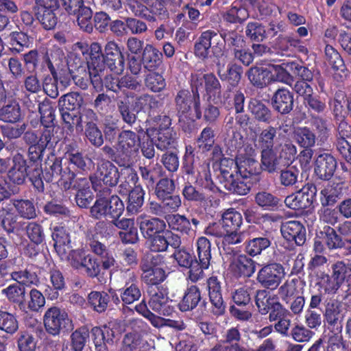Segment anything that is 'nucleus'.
<instances>
[{
	"label": "nucleus",
	"mask_w": 351,
	"mask_h": 351,
	"mask_svg": "<svg viewBox=\"0 0 351 351\" xmlns=\"http://www.w3.org/2000/svg\"><path fill=\"white\" fill-rule=\"evenodd\" d=\"M229 43L234 48H242L245 43L242 36L236 32H223L220 34L213 30H207L202 33L198 40L194 46V51L196 56L205 59L209 56L210 49L215 57L223 56L224 45L222 42Z\"/></svg>",
	"instance_id": "obj_1"
},
{
	"label": "nucleus",
	"mask_w": 351,
	"mask_h": 351,
	"mask_svg": "<svg viewBox=\"0 0 351 351\" xmlns=\"http://www.w3.org/2000/svg\"><path fill=\"white\" fill-rule=\"evenodd\" d=\"M219 171L217 180L219 191L223 190L226 193L238 195H245L250 192L251 186L238 177V163L233 159L222 158L219 165Z\"/></svg>",
	"instance_id": "obj_2"
},
{
	"label": "nucleus",
	"mask_w": 351,
	"mask_h": 351,
	"mask_svg": "<svg viewBox=\"0 0 351 351\" xmlns=\"http://www.w3.org/2000/svg\"><path fill=\"white\" fill-rule=\"evenodd\" d=\"M61 157H55L49 158L45 162L44 168L40 164H36L29 167V179L31 181L34 188L38 193H43L45 191V184L43 180L46 182H52L58 177L59 168L62 165Z\"/></svg>",
	"instance_id": "obj_3"
},
{
	"label": "nucleus",
	"mask_w": 351,
	"mask_h": 351,
	"mask_svg": "<svg viewBox=\"0 0 351 351\" xmlns=\"http://www.w3.org/2000/svg\"><path fill=\"white\" fill-rule=\"evenodd\" d=\"M84 119L80 118L77 131L83 132L87 141L94 147L99 148L104 145L102 130L98 125L99 117L97 112L90 108L84 109Z\"/></svg>",
	"instance_id": "obj_4"
},
{
	"label": "nucleus",
	"mask_w": 351,
	"mask_h": 351,
	"mask_svg": "<svg viewBox=\"0 0 351 351\" xmlns=\"http://www.w3.org/2000/svg\"><path fill=\"white\" fill-rule=\"evenodd\" d=\"M125 328L121 322L114 321L103 327H93L91 336L96 351H109L108 345H112L114 339H119Z\"/></svg>",
	"instance_id": "obj_5"
},
{
	"label": "nucleus",
	"mask_w": 351,
	"mask_h": 351,
	"mask_svg": "<svg viewBox=\"0 0 351 351\" xmlns=\"http://www.w3.org/2000/svg\"><path fill=\"white\" fill-rule=\"evenodd\" d=\"M285 274V269L281 264L271 263L263 265L259 269L256 281L261 287L274 290L280 284Z\"/></svg>",
	"instance_id": "obj_6"
},
{
	"label": "nucleus",
	"mask_w": 351,
	"mask_h": 351,
	"mask_svg": "<svg viewBox=\"0 0 351 351\" xmlns=\"http://www.w3.org/2000/svg\"><path fill=\"white\" fill-rule=\"evenodd\" d=\"M316 193L315 185L308 183L296 193L288 195L285 199V204L293 210L309 208L313 204Z\"/></svg>",
	"instance_id": "obj_7"
},
{
	"label": "nucleus",
	"mask_w": 351,
	"mask_h": 351,
	"mask_svg": "<svg viewBox=\"0 0 351 351\" xmlns=\"http://www.w3.org/2000/svg\"><path fill=\"white\" fill-rule=\"evenodd\" d=\"M71 321L68 314L61 308H48L44 315V325L47 332L52 335L60 334V330L66 328Z\"/></svg>",
	"instance_id": "obj_8"
},
{
	"label": "nucleus",
	"mask_w": 351,
	"mask_h": 351,
	"mask_svg": "<svg viewBox=\"0 0 351 351\" xmlns=\"http://www.w3.org/2000/svg\"><path fill=\"white\" fill-rule=\"evenodd\" d=\"M104 56L107 67L110 71L121 75L125 69V58L121 47L114 41L108 42L104 47Z\"/></svg>",
	"instance_id": "obj_9"
},
{
	"label": "nucleus",
	"mask_w": 351,
	"mask_h": 351,
	"mask_svg": "<svg viewBox=\"0 0 351 351\" xmlns=\"http://www.w3.org/2000/svg\"><path fill=\"white\" fill-rule=\"evenodd\" d=\"M332 274H322V280L326 292L335 293L345 281L346 268L345 262L337 261L331 266Z\"/></svg>",
	"instance_id": "obj_10"
},
{
	"label": "nucleus",
	"mask_w": 351,
	"mask_h": 351,
	"mask_svg": "<svg viewBox=\"0 0 351 351\" xmlns=\"http://www.w3.org/2000/svg\"><path fill=\"white\" fill-rule=\"evenodd\" d=\"M271 104L274 111L280 115H287L293 109V93L286 88L277 89L271 98Z\"/></svg>",
	"instance_id": "obj_11"
},
{
	"label": "nucleus",
	"mask_w": 351,
	"mask_h": 351,
	"mask_svg": "<svg viewBox=\"0 0 351 351\" xmlns=\"http://www.w3.org/2000/svg\"><path fill=\"white\" fill-rule=\"evenodd\" d=\"M250 84L257 88H263L272 83V71L270 64L251 66L245 73Z\"/></svg>",
	"instance_id": "obj_12"
},
{
	"label": "nucleus",
	"mask_w": 351,
	"mask_h": 351,
	"mask_svg": "<svg viewBox=\"0 0 351 351\" xmlns=\"http://www.w3.org/2000/svg\"><path fill=\"white\" fill-rule=\"evenodd\" d=\"M337 164L336 159L331 154H320L315 161V173L320 180H329L334 175Z\"/></svg>",
	"instance_id": "obj_13"
},
{
	"label": "nucleus",
	"mask_w": 351,
	"mask_h": 351,
	"mask_svg": "<svg viewBox=\"0 0 351 351\" xmlns=\"http://www.w3.org/2000/svg\"><path fill=\"white\" fill-rule=\"evenodd\" d=\"M281 232L286 240L294 241L298 246L303 245L306 242V228L300 221H287L282 226Z\"/></svg>",
	"instance_id": "obj_14"
},
{
	"label": "nucleus",
	"mask_w": 351,
	"mask_h": 351,
	"mask_svg": "<svg viewBox=\"0 0 351 351\" xmlns=\"http://www.w3.org/2000/svg\"><path fill=\"white\" fill-rule=\"evenodd\" d=\"M317 236L324 241L329 250L344 248L351 252V237L350 240H343L341 234H337L335 229L328 226H325Z\"/></svg>",
	"instance_id": "obj_15"
},
{
	"label": "nucleus",
	"mask_w": 351,
	"mask_h": 351,
	"mask_svg": "<svg viewBox=\"0 0 351 351\" xmlns=\"http://www.w3.org/2000/svg\"><path fill=\"white\" fill-rule=\"evenodd\" d=\"M73 189H75L76 204L81 208H90L94 199V195L90 189V182L87 178H79L75 181Z\"/></svg>",
	"instance_id": "obj_16"
},
{
	"label": "nucleus",
	"mask_w": 351,
	"mask_h": 351,
	"mask_svg": "<svg viewBox=\"0 0 351 351\" xmlns=\"http://www.w3.org/2000/svg\"><path fill=\"white\" fill-rule=\"evenodd\" d=\"M145 123L147 126L145 131H144L142 127L139 126L138 128L136 129L137 133L145 132L147 136L152 137V136H155L156 132L173 130V128H171V119L169 116L165 114L157 115L150 119H147Z\"/></svg>",
	"instance_id": "obj_17"
},
{
	"label": "nucleus",
	"mask_w": 351,
	"mask_h": 351,
	"mask_svg": "<svg viewBox=\"0 0 351 351\" xmlns=\"http://www.w3.org/2000/svg\"><path fill=\"white\" fill-rule=\"evenodd\" d=\"M140 315L147 319L155 328L169 326L177 330H183L186 326L182 320H173L158 316L150 311L149 308H134Z\"/></svg>",
	"instance_id": "obj_18"
},
{
	"label": "nucleus",
	"mask_w": 351,
	"mask_h": 351,
	"mask_svg": "<svg viewBox=\"0 0 351 351\" xmlns=\"http://www.w3.org/2000/svg\"><path fill=\"white\" fill-rule=\"evenodd\" d=\"M260 162L253 158H246L238 163V171L241 176L240 179L245 181L247 178H251L253 182H259L262 173Z\"/></svg>",
	"instance_id": "obj_19"
},
{
	"label": "nucleus",
	"mask_w": 351,
	"mask_h": 351,
	"mask_svg": "<svg viewBox=\"0 0 351 351\" xmlns=\"http://www.w3.org/2000/svg\"><path fill=\"white\" fill-rule=\"evenodd\" d=\"M139 229L143 237L149 239L166 229V223L158 217L142 218L138 221Z\"/></svg>",
	"instance_id": "obj_20"
},
{
	"label": "nucleus",
	"mask_w": 351,
	"mask_h": 351,
	"mask_svg": "<svg viewBox=\"0 0 351 351\" xmlns=\"http://www.w3.org/2000/svg\"><path fill=\"white\" fill-rule=\"evenodd\" d=\"M247 108L255 121L259 123L269 124L273 121L271 110L261 100L251 98Z\"/></svg>",
	"instance_id": "obj_21"
},
{
	"label": "nucleus",
	"mask_w": 351,
	"mask_h": 351,
	"mask_svg": "<svg viewBox=\"0 0 351 351\" xmlns=\"http://www.w3.org/2000/svg\"><path fill=\"white\" fill-rule=\"evenodd\" d=\"M141 62L149 71L157 69L162 63V54L152 45L146 44L142 51Z\"/></svg>",
	"instance_id": "obj_22"
},
{
	"label": "nucleus",
	"mask_w": 351,
	"mask_h": 351,
	"mask_svg": "<svg viewBox=\"0 0 351 351\" xmlns=\"http://www.w3.org/2000/svg\"><path fill=\"white\" fill-rule=\"evenodd\" d=\"M51 237L56 252L62 258L66 256L71 247L70 236L66 229L63 226H56L53 229Z\"/></svg>",
	"instance_id": "obj_23"
},
{
	"label": "nucleus",
	"mask_w": 351,
	"mask_h": 351,
	"mask_svg": "<svg viewBox=\"0 0 351 351\" xmlns=\"http://www.w3.org/2000/svg\"><path fill=\"white\" fill-rule=\"evenodd\" d=\"M278 172V180L281 186L287 189L298 188L302 176L300 170L296 166L288 165L284 169L280 168Z\"/></svg>",
	"instance_id": "obj_24"
},
{
	"label": "nucleus",
	"mask_w": 351,
	"mask_h": 351,
	"mask_svg": "<svg viewBox=\"0 0 351 351\" xmlns=\"http://www.w3.org/2000/svg\"><path fill=\"white\" fill-rule=\"evenodd\" d=\"M99 180L107 186H115L120 178L118 168L110 161L107 160L98 167Z\"/></svg>",
	"instance_id": "obj_25"
},
{
	"label": "nucleus",
	"mask_w": 351,
	"mask_h": 351,
	"mask_svg": "<svg viewBox=\"0 0 351 351\" xmlns=\"http://www.w3.org/2000/svg\"><path fill=\"white\" fill-rule=\"evenodd\" d=\"M260 165H261L262 171L270 174L278 173L282 165L278 156L277 147L274 149L261 151Z\"/></svg>",
	"instance_id": "obj_26"
},
{
	"label": "nucleus",
	"mask_w": 351,
	"mask_h": 351,
	"mask_svg": "<svg viewBox=\"0 0 351 351\" xmlns=\"http://www.w3.org/2000/svg\"><path fill=\"white\" fill-rule=\"evenodd\" d=\"M232 265L234 273L239 277H251L256 270L255 261L246 254H239Z\"/></svg>",
	"instance_id": "obj_27"
},
{
	"label": "nucleus",
	"mask_w": 351,
	"mask_h": 351,
	"mask_svg": "<svg viewBox=\"0 0 351 351\" xmlns=\"http://www.w3.org/2000/svg\"><path fill=\"white\" fill-rule=\"evenodd\" d=\"M0 218L2 228L9 234L19 231L25 223L20 221L19 216L10 208H2Z\"/></svg>",
	"instance_id": "obj_28"
},
{
	"label": "nucleus",
	"mask_w": 351,
	"mask_h": 351,
	"mask_svg": "<svg viewBox=\"0 0 351 351\" xmlns=\"http://www.w3.org/2000/svg\"><path fill=\"white\" fill-rule=\"evenodd\" d=\"M271 244V238L267 234H263L250 239L245 243V251L250 256L261 255L262 252L268 249Z\"/></svg>",
	"instance_id": "obj_29"
},
{
	"label": "nucleus",
	"mask_w": 351,
	"mask_h": 351,
	"mask_svg": "<svg viewBox=\"0 0 351 351\" xmlns=\"http://www.w3.org/2000/svg\"><path fill=\"white\" fill-rule=\"evenodd\" d=\"M291 313L287 308H272L269 313L270 322L278 321L275 324L276 330L281 334L286 335L288 332Z\"/></svg>",
	"instance_id": "obj_30"
},
{
	"label": "nucleus",
	"mask_w": 351,
	"mask_h": 351,
	"mask_svg": "<svg viewBox=\"0 0 351 351\" xmlns=\"http://www.w3.org/2000/svg\"><path fill=\"white\" fill-rule=\"evenodd\" d=\"M145 191L140 185L136 186L128 193L126 199V210L130 215H135L141 211L144 203Z\"/></svg>",
	"instance_id": "obj_31"
},
{
	"label": "nucleus",
	"mask_w": 351,
	"mask_h": 351,
	"mask_svg": "<svg viewBox=\"0 0 351 351\" xmlns=\"http://www.w3.org/2000/svg\"><path fill=\"white\" fill-rule=\"evenodd\" d=\"M22 119L19 104L10 100L7 104L0 107V121L10 123H16Z\"/></svg>",
	"instance_id": "obj_32"
},
{
	"label": "nucleus",
	"mask_w": 351,
	"mask_h": 351,
	"mask_svg": "<svg viewBox=\"0 0 351 351\" xmlns=\"http://www.w3.org/2000/svg\"><path fill=\"white\" fill-rule=\"evenodd\" d=\"M277 133V128L272 125H268L261 130L258 136V143L261 151L274 149L277 147L275 146L278 143Z\"/></svg>",
	"instance_id": "obj_33"
},
{
	"label": "nucleus",
	"mask_w": 351,
	"mask_h": 351,
	"mask_svg": "<svg viewBox=\"0 0 351 351\" xmlns=\"http://www.w3.org/2000/svg\"><path fill=\"white\" fill-rule=\"evenodd\" d=\"M93 14L90 8L83 3L72 14L76 16L77 25L82 30L91 33L93 30Z\"/></svg>",
	"instance_id": "obj_34"
},
{
	"label": "nucleus",
	"mask_w": 351,
	"mask_h": 351,
	"mask_svg": "<svg viewBox=\"0 0 351 351\" xmlns=\"http://www.w3.org/2000/svg\"><path fill=\"white\" fill-rule=\"evenodd\" d=\"M75 176V172L71 169L69 164L62 158V165L58 172V177L56 178L55 181L59 182L64 191H67L71 189L74 185Z\"/></svg>",
	"instance_id": "obj_35"
},
{
	"label": "nucleus",
	"mask_w": 351,
	"mask_h": 351,
	"mask_svg": "<svg viewBox=\"0 0 351 351\" xmlns=\"http://www.w3.org/2000/svg\"><path fill=\"white\" fill-rule=\"evenodd\" d=\"M325 56L326 61L334 70L339 71L341 75L347 76L349 72L344 61L339 53L333 47L328 45L326 46Z\"/></svg>",
	"instance_id": "obj_36"
},
{
	"label": "nucleus",
	"mask_w": 351,
	"mask_h": 351,
	"mask_svg": "<svg viewBox=\"0 0 351 351\" xmlns=\"http://www.w3.org/2000/svg\"><path fill=\"white\" fill-rule=\"evenodd\" d=\"M167 221L172 230L178 232L182 234L189 235L190 232L193 231L190 219L185 215L180 214L169 215Z\"/></svg>",
	"instance_id": "obj_37"
},
{
	"label": "nucleus",
	"mask_w": 351,
	"mask_h": 351,
	"mask_svg": "<svg viewBox=\"0 0 351 351\" xmlns=\"http://www.w3.org/2000/svg\"><path fill=\"white\" fill-rule=\"evenodd\" d=\"M118 112L122 121L130 126L136 124L138 115L137 110L134 109V106L130 104L127 99L119 100L117 102Z\"/></svg>",
	"instance_id": "obj_38"
},
{
	"label": "nucleus",
	"mask_w": 351,
	"mask_h": 351,
	"mask_svg": "<svg viewBox=\"0 0 351 351\" xmlns=\"http://www.w3.org/2000/svg\"><path fill=\"white\" fill-rule=\"evenodd\" d=\"M83 103V97L79 93L71 92L63 95L59 98L58 106L59 109L63 110L73 111L80 108Z\"/></svg>",
	"instance_id": "obj_39"
},
{
	"label": "nucleus",
	"mask_w": 351,
	"mask_h": 351,
	"mask_svg": "<svg viewBox=\"0 0 351 351\" xmlns=\"http://www.w3.org/2000/svg\"><path fill=\"white\" fill-rule=\"evenodd\" d=\"M156 147L162 151L175 147L176 143V133L173 130H168L166 132H156L155 136H152Z\"/></svg>",
	"instance_id": "obj_40"
},
{
	"label": "nucleus",
	"mask_w": 351,
	"mask_h": 351,
	"mask_svg": "<svg viewBox=\"0 0 351 351\" xmlns=\"http://www.w3.org/2000/svg\"><path fill=\"white\" fill-rule=\"evenodd\" d=\"M59 128L58 127H43L39 132V145L41 147L49 149L53 147L60 141L57 135Z\"/></svg>",
	"instance_id": "obj_41"
},
{
	"label": "nucleus",
	"mask_w": 351,
	"mask_h": 351,
	"mask_svg": "<svg viewBox=\"0 0 351 351\" xmlns=\"http://www.w3.org/2000/svg\"><path fill=\"white\" fill-rule=\"evenodd\" d=\"M293 138L302 147H313L316 141L315 134L307 127L297 128L293 133Z\"/></svg>",
	"instance_id": "obj_42"
},
{
	"label": "nucleus",
	"mask_w": 351,
	"mask_h": 351,
	"mask_svg": "<svg viewBox=\"0 0 351 351\" xmlns=\"http://www.w3.org/2000/svg\"><path fill=\"white\" fill-rule=\"evenodd\" d=\"M118 143L120 147L136 151L141 143V138L138 134L130 130H123L118 135Z\"/></svg>",
	"instance_id": "obj_43"
},
{
	"label": "nucleus",
	"mask_w": 351,
	"mask_h": 351,
	"mask_svg": "<svg viewBox=\"0 0 351 351\" xmlns=\"http://www.w3.org/2000/svg\"><path fill=\"white\" fill-rule=\"evenodd\" d=\"M191 85L193 95H195V112L196 118L199 119L202 118V113L200 106V98L199 91L204 90V75L192 74L191 79Z\"/></svg>",
	"instance_id": "obj_44"
},
{
	"label": "nucleus",
	"mask_w": 351,
	"mask_h": 351,
	"mask_svg": "<svg viewBox=\"0 0 351 351\" xmlns=\"http://www.w3.org/2000/svg\"><path fill=\"white\" fill-rule=\"evenodd\" d=\"M223 226L227 231L238 230L243 223L241 214L234 208L227 210L221 217Z\"/></svg>",
	"instance_id": "obj_45"
},
{
	"label": "nucleus",
	"mask_w": 351,
	"mask_h": 351,
	"mask_svg": "<svg viewBox=\"0 0 351 351\" xmlns=\"http://www.w3.org/2000/svg\"><path fill=\"white\" fill-rule=\"evenodd\" d=\"M56 110L52 102L47 97L44 98V104L38 112L40 114V121L43 127H57L56 122Z\"/></svg>",
	"instance_id": "obj_46"
},
{
	"label": "nucleus",
	"mask_w": 351,
	"mask_h": 351,
	"mask_svg": "<svg viewBox=\"0 0 351 351\" xmlns=\"http://www.w3.org/2000/svg\"><path fill=\"white\" fill-rule=\"evenodd\" d=\"M56 10H32L35 19L46 30L53 29L58 23Z\"/></svg>",
	"instance_id": "obj_47"
},
{
	"label": "nucleus",
	"mask_w": 351,
	"mask_h": 351,
	"mask_svg": "<svg viewBox=\"0 0 351 351\" xmlns=\"http://www.w3.org/2000/svg\"><path fill=\"white\" fill-rule=\"evenodd\" d=\"M158 104V101L153 95L146 93L136 97L132 104L134 106V109L141 114L157 108Z\"/></svg>",
	"instance_id": "obj_48"
},
{
	"label": "nucleus",
	"mask_w": 351,
	"mask_h": 351,
	"mask_svg": "<svg viewBox=\"0 0 351 351\" xmlns=\"http://www.w3.org/2000/svg\"><path fill=\"white\" fill-rule=\"evenodd\" d=\"M184 197L190 202H205L208 199V195L202 187H195L191 183L185 184L182 192Z\"/></svg>",
	"instance_id": "obj_49"
},
{
	"label": "nucleus",
	"mask_w": 351,
	"mask_h": 351,
	"mask_svg": "<svg viewBox=\"0 0 351 351\" xmlns=\"http://www.w3.org/2000/svg\"><path fill=\"white\" fill-rule=\"evenodd\" d=\"M195 95H191L189 91L184 90L179 91L175 98L178 112L187 113L191 110L192 104L195 109Z\"/></svg>",
	"instance_id": "obj_50"
},
{
	"label": "nucleus",
	"mask_w": 351,
	"mask_h": 351,
	"mask_svg": "<svg viewBox=\"0 0 351 351\" xmlns=\"http://www.w3.org/2000/svg\"><path fill=\"white\" fill-rule=\"evenodd\" d=\"M243 67L236 63L229 64L226 73L220 75L221 80L226 81L232 88L237 87L242 77Z\"/></svg>",
	"instance_id": "obj_51"
},
{
	"label": "nucleus",
	"mask_w": 351,
	"mask_h": 351,
	"mask_svg": "<svg viewBox=\"0 0 351 351\" xmlns=\"http://www.w3.org/2000/svg\"><path fill=\"white\" fill-rule=\"evenodd\" d=\"M90 332L86 327H81L75 330L71 335V346L72 351H82Z\"/></svg>",
	"instance_id": "obj_52"
},
{
	"label": "nucleus",
	"mask_w": 351,
	"mask_h": 351,
	"mask_svg": "<svg viewBox=\"0 0 351 351\" xmlns=\"http://www.w3.org/2000/svg\"><path fill=\"white\" fill-rule=\"evenodd\" d=\"M284 65L293 73V77H298V80L312 81L313 73L307 66L297 62H288Z\"/></svg>",
	"instance_id": "obj_53"
},
{
	"label": "nucleus",
	"mask_w": 351,
	"mask_h": 351,
	"mask_svg": "<svg viewBox=\"0 0 351 351\" xmlns=\"http://www.w3.org/2000/svg\"><path fill=\"white\" fill-rule=\"evenodd\" d=\"M272 71V83L279 82L291 86L294 82V77L290 73L291 71L284 65L270 64Z\"/></svg>",
	"instance_id": "obj_54"
},
{
	"label": "nucleus",
	"mask_w": 351,
	"mask_h": 351,
	"mask_svg": "<svg viewBox=\"0 0 351 351\" xmlns=\"http://www.w3.org/2000/svg\"><path fill=\"white\" fill-rule=\"evenodd\" d=\"M277 153L280 162H285L283 166L290 165L297 154V148L294 144L287 141L284 144H278L277 146Z\"/></svg>",
	"instance_id": "obj_55"
},
{
	"label": "nucleus",
	"mask_w": 351,
	"mask_h": 351,
	"mask_svg": "<svg viewBox=\"0 0 351 351\" xmlns=\"http://www.w3.org/2000/svg\"><path fill=\"white\" fill-rule=\"evenodd\" d=\"M214 138V130L210 127L204 128L196 141L199 150L203 153L211 150L215 143Z\"/></svg>",
	"instance_id": "obj_56"
},
{
	"label": "nucleus",
	"mask_w": 351,
	"mask_h": 351,
	"mask_svg": "<svg viewBox=\"0 0 351 351\" xmlns=\"http://www.w3.org/2000/svg\"><path fill=\"white\" fill-rule=\"evenodd\" d=\"M125 206L121 198L117 195L107 197L108 219L112 221L119 218L124 211Z\"/></svg>",
	"instance_id": "obj_57"
},
{
	"label": "nucleus",
	"mask_w": 351,
	"mask_h": 351,
	"mask_svg": "<svg viewBox=\"0 0 351 351\" xmlns=\"http://www.w3.org/2000/svg\"><path fill=\"white\" fill-rule=\"evenodd\" d=\"M210 245V241L204 237L199 238L197 241L198 258L204 267H208L210 265L211 259Z\"/></svg>",
	"instance_id": "obj_58"
},
{
	"label": "nucleus",
	"mask_w": 351,
	"mask_h": 351,
	"mask_svg": "<svg viewBox=\"0 0 351 351\" xmlns=\"http://www.w3.org/2000/svg\"><path fill=\"white\" fill-rule=\"evenodd\" d=\"M14 206L21 217L27 219L36 217V208L33 202L29 199H18L14 202Z\"/></svg>",
	"instance_id": "obj_59"
},
{
	"label": "nucleus",
	"mask_w": 351,
	"mask_h": 351,
	"mask_svg": "<svg viewBox=\"0 0 351 351\" xmlns=\"http://www.w3.org/2000/svg\"><path fill=\"white\" fill-rule=\"evenodd\" d=\"M255 202L261 207L274 210L278 206L280 199L267 191H261L256 194Z\"/></svg>",
	"instance_id": "obj_60"
},
{
	"label": "nucleus",
	"mask_w": 351,
	"mask_h": 351,
	"mask_svg": "<svg viewBox=\"0 0 351 351\" xmlns=\"http://www.w3.org/2000/svg\"><path fill=\"white\" fill-rule=\"evenodd\" d=\"M2 292L6 295L8 300L19 306L23 304L25 301V287L23 285L14 284L10 285Z\"/></svg>",
	"instance_id": "obj_61"
},
{
	"label": "nucleus",
	"mask_w": 351,
	"mask_h": 351,
	"mask_svg": "<svg viewBox=\"0 0 351 351\" xmlns=\"http://www.w3.org/2000/svg\"><path fill=\"white\" fill-rule=\"evenodd\" d=\"M64 58V53L62 51L57 50L53 53L49 54L45 53L43 56V62L49 69L51 76L56 77L57 71L56 67H58Z\"/></svg>",
	"instance_id": "obj_62"
},
{
	"label": "nucleus",
	"mask_w": 351,
	"mask_h": 351,
	"mask_svg": "<svg viewBox=\"0 0 351 351\" xmlns=\"http://www.w3.org/2000/svg\"><path fill=\"white\" fill-rule=\"evenodd\" d=\"M90 217L97 220L108 219L107 197L97 198L93 205L90 207Z\"/></svg>",
	"instance_id": "obj_63"
},
{
	"label": "nucleus",
	"mask_w": 351,
	"mask_h": 351,
	"mask_svg": "<svg viewBox=\"0 0 351 351\" xmlns=\"http://www.w3.org/2000/svg\"><path fill=\"white\" fill-rule=\"evenodd\" d=\"M145 84L152 91L158 93L162 90L166 86L165 80L158 73H150L145 78Z\"/></svg>",
	"instance_id": "obj_64"
}]
</instances>
